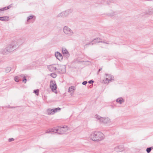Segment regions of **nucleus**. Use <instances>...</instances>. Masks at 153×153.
I'll return each mask as SVG.
<instances>
[{
    "mask_svg": "<svg viewBox=\"0 0 153 153\" xmlns=\"http://www.w3.org/2000/svg\"><path fill=\"white\" fill-rule=\"evenodd\" d=\"M24 42V40L21 39H14L4 49L3 53L4 54H7L8 53L12 52L19 47V46Z\"/></svg>",
    "mask_w": 153,
    "mask_h": 153,
    "instance_id": "1",
    "label": "nucleus"
},
{
    "mask_svg": "<svg viewBox=\"0 0 153 153\" xmlns=\"http://www.w3.org/2000/svg\"><path fill=\"white\" fill-rule=\"evenodd\" d=\"M90 137L94 141H99L104 139V135L102 133L99 131H96L92 133Z\"/></svg>",
    "mask_w": 153,
    "mask_h": 153,
    "instance_id": "2",
    "label": "nucleus"
},
{
    "mask_svg": "<svg viewBox=\"0 0 153 153\" xmlns=\"http://www.w3.org/2000/svg\"><path fill=\"white\" fill-rule=\"evenodd\" d=\"M95 117L101 123L105 124H109L111 123V120L108 117H102L98 115H96Z\"/></svg>",
    "mask_w": 153,
    "mask_h": 153,
    "instance_id": "3",
    "label": "nucleus"
},
{
    "mask_svg": "<svg viewBox=\"0 0 153 153\" xmlns=\"http://www.w3.org/2000/svg\"><path fill=\"white\" fill-rule=\"evenodd\" d=\"M63 31L65 34L68 36H71L74 34L73 31L67 26H65L63 27Z\"/></svg>",
    "mask_w": 153,
    "mask_h": 153,
    "instance_id": "4",
    "label": "nucleus"
},
{
    "mask_svg": "<svg viewBox=\"0 0 153 153\" xmlns=\"http://www.w3.org/2000/svg\"><path fill=\"white\" fill-rule=\"evenodd\" d=\"M73 10L71 9L66 10L65 11L59 13L57 16L58 17H65L68 16L70 13H72Z\"/></svg>",
    "mask_w": 153,
    "mask_h": 153,
    "instance_id": "5",
    "label": "nucleus"
},
{
    "mask_svg": "<svg viewBox=\"0 0 153 153\" xmlns=\"http://www.w3.org/2000/svg\"><path fill=\"white\" fill-rule=\"evenodd\" d=\"M56 132L59 134H63L66 133L68 130V127L64 126L62 127H59L58 128H56Z\"/></svg>",
    "mask_w": 153,
    "mask_h": 153,
    "instance_id": "6",
    "label": "nucleus"
},
{
    "mask_svg": "<svg viewBox=\"0 0 153 153\" xmlns=\"http://www.w3.org/2000/svg\"><path fill=\"white\" fill-rule=\"evenodd\" d=\"M105 79L103 80L105 83H108L112 80H114V77L110 74H105Z\"/></svg>",
    "mask_w": 153,
    "mask_h": 153,
    "instance_id": "7",
    "label": "nucleus"
},
{
    "mask_svg": "<svg viewBox=\"0 0 153 153\" xmlns=\"http://www.w3.org/2000/svg\"><path fill=\"white\" fill-rule=\"evenodd\" d=\"M59 67L57 69V72L60 73H65L66 72V67L63 65H58Z\"/></svg>",
    "mask_w": 153,
    "mask_h": 153,
    "instance_id": "8",
    "label": "nucleus"
},
{
    "mask_svg": "<svg viewBox=\"0 0 153 153\" xmlns=\"http://www.w3.org/2000/svg\"><path fill=\"white\" fill-rule=\"evenodd\" d=\"M59 67L58 64H54L48 65L47 66L48 69L51 72H54L56 71L57 72V69Z\"/></svg>",
    "mask_w": 153,
    "mask_h": 153,
    "instance_id": "9",
    "label": "nucleus"
},
{
    "mask_svg": "<svg viewBox=\"0 0 153 153\" xmlns=\"http://www.w3.org/2000/svg\"><path fill=\"white\" fill-rule=\"evenodd\" d=\"M101 40V39L100 38H97L96 39H95L93 40V41H94L95 42H101L102 43H103V45H102V48H105L106 46V45L109 44L108 42H105V41H102Z\"/></svg>",
    "mask_w": 153,
    "mask_h": 153,
    "instance_id": "10",
    "label": "nucleus"
},
{
    "mask_svg": "<svg viewBox=\"0 0 153 153\" xmlns=\"http://www.w3.org/2000/svg\"><path fill=\"white\" fill-rule=\"evenodd\" d=\"M50 86L51 89L52 91L54 92L57 88V86L56 83L54 81H51L50 82Z\"/></svg>",
    "mask_w": 153,
    "mask_h": 153,
    "instance_id": "11",
    "label": "nucleus"
},
{
    "mask_svg": "<svg viewBox=\"0 0 153 153\" xmlns=\"http://www.w3.org/2000/svg\"><path fill=\"white\" fill-rule=\"evenodd\" d=\"M62 51L64 56L66 58L69 57L70 56V54L68 50L65 48H62Z\"/></svg>",
    "mask_w": 153,
    "mask_h": 153,
    "instance_id": "12",
    "label": "nucleus"
},
{
    "mask_svg": "<svg viewBox=\"0 0 153 153\" xmlns=\"http://www.w3.org/2000/svg\"><path fill=\"white\" fill-rule=\"evenodd\" d=\"M55 55L56 58L60 61L62 60L63 59V56L59 52L55 53Z\"/></svg>",
    "mask_w": 153,
    "mask_h": 153,
    "instance_id": "13",
    "label": "nucleus"
},
{
    "mask_svg": "<svg viewBox=\"0 0 153 153\" xmlns=\"http://www.w3.org/2000/svg\"><path fill=\"white\" fill-rule=\"evenodd\" d=\"M36 19L35 16L34 15H30L27 17V24H28L30 22V21L31 20H34Z\"/></svg>",
    "mask_w": 153,
    "mask_h": 153,
    "instance_id": "14",
    "label": "nucleus"
},
{
    "mask_svg": "<svg viewBox=\"0 0 153 153\" xmlns=\"http://www.w3.org/2000/svg\"><path fill=\"white\" fill-rule=\"evenodd\" d=\"M76 89L75 87L74 86H72L69 87L68 90V92L70 93H71V92H73L72 93H71V96L73 95L74 91Z\"/></svg>",
    "mask_w": 153,
    "mask_h": 153,
    "instance_id": "15",
    "label": "nucleus"
},
{
    "mask_svg": "<svg viewBox=\"0 0 153 153\" xmlns=\"http://www.w3.org/2000/svg\"><path fill=\"white\" fill-rule=\"evenodd\" d=\"M53 132H56V128H53L51 129H49L48 130L46 131V133H51V134H52Z\"/></svg>",
    "mask_w": 153,
    "mask_h": 153,
    "instance_id": "16",
    "label": "nucleus"
},
{
    "mask_svg": "<svg viewBox=\"0 0 153 153\" xmlns=\"http://www.w3.org/2000/svg\"><path fill=\"white\" fill-rule=\"evenodd\" d=\"M124 101V100L122 97L119 98L116 100L117 102L120 104H122Z\"/></svg>",
    "mask_w": 153,
    "mask_h": 153,
    "instance_id": "17",
    "label": "nucleus"
},
{
    "mask_svg": "<svg viewBox=\"0 0 153 153\" xmlns=\"http://www.w3.org/2000/svg\"><path fill=\"white\" fill-rule=\"evenodd\" d=\"M9 20V17L8 16H2L0 17V20L6 21H8Z\"/></svg>",
    "mask_w": 153,
    "mask_h": 153,
    "instance_id": "18",
    "label": "nucleus"
},
{
    "mask_svg": "<svg viewBox=\"0 0 153 153\" xmlns=\"http://www.w3.org/2000/svg\"><path fill=\"white\" fill-rule=\"evenodd\" d=\"M47 113L48 114H53L55 113V111L53 109H49L47 111Z\"/></svg>",
    "mask_w": 153,
    "mask_h": 153,
    "instance_id": "19",
    "label": "nucleus"
},
{
    "mask_svg": "<svg viewBox=\"0 0 153 153\" xmlns=\"http://www.w3.org/2000/svg\"><path fill=\"white\" fill-rule=\"evenodd\" d=\"M146 14L149 15H152L153 14V8L148 10L146 12Z\"/></svg>",
    "mask_w": 153,
    "mask_h": 153,
    "instance_id": "20",
    "label": "nucleus"
},
{
    "mask_svg": "<svg viewBox=\"0 0 153 153\" xmlns=\"http://www.w3.org/2000/svg\"><path fill=\"white\" fill-rule=\"evenodd\" d=\"M11 7V5H9V6H7V7H4L3 8L0 9V11H4V10H7V9H9Z\"/></svg>",
    "mask_w": 153,
    "mask_h": 153,
    "instance_id": "21",
    "label": "nucleus"
},
{
    "mask_svg": "<svg viewBox=\"0 0 153 153\" xmlns=\"http://www.w3.org/2000/svg\"><path fill=\"white\" fill-rule=\"evenodd\" d=\"M21 77H23V82H24L25 83H26L27 81V79L26 78V77L25 75L23 74H22L20 76Z\"/></svg>",
    "mask_w": 153,
    "mask_h": 153,
    "instance_id": "22",
    "label": "nucleus"
},
{
    "mask_svg": "<svg viewBox=\"0 0 153 153\" xmlns=\"http://www.w3.org/2000/svg\"><path fill=\"white\" fill-rule=\"evenodd\" d=\"M11 69L10 67H7L6 68L5 71L7 73H8L10 71Z\"/></svg>",
    "mask_w": 153,
    "mask_h": 153,
    "instance_id": "23",
    "label": "nucleus"
},
{
    "mask_svg": "<svg viewBox=\"0 0 153 153\" xmlns=\"http://www.w3.org/2000/svg\"><path fill=\"white\" fill-rule=\"evenodd\" d=\"M50 76L53 78H55L56 76L57 75L55 73H51L50 74Z\"/></svg>",
    "mask_w": 153,
    "mask_h": 153,
    "instance_id": "24",
    "label": "nucleus"
},
{
    "mask_svg": "<svg viewBox=\"0 0 153 153\" xmlns=\"http://www.w3.org/2000/svg\"><path fill=\"white\" fill-rule=\"evenodd\" d=\"M152 149L153 148L152 147L147 148L146 149L147 152L148 153H150Z\"/></svg>",
    "mask_w": 153,
    "mask_h": 153,
    "instance_id": "25",
    "label": "nucleus"
},
{
    "mask_svg": "<svg viewBox=\"0 0 153 153\" xmlns=\"http://www.w3.org/2000/svg\"><path fill=\"white\" fill-rule=\"evenodd\" d=\"M15 81L17 82H18L19 81V77L18 76H16L14 78Z\"/></svg>",
    "mask_w": 153,
    "mask_h": 153,
    "instance_id": "26",
    "label": "nucleus"
},
{
    "mask_svg": "<svg viewBox=\"0 0 153 153\" xmlns=\"http://www.w3.org/2000/svg\"><path fill=\"white\" fill-rule=\"evenodd\" d=\"M61 109V108H55L53 109V110L55 111V113L57 112L58 110L60 111Z\"/></svg>",
    "mask_w": 153,
    "mask_h": 153,
    "instance_id": "27",
    "label": "nucleus"
},
{
    "mask_svg": "<svg viewBox=\"0 0 153 153\" xmlns=\"http://www.w3.org/2000/svg\"><path fill=\"white\" fill-rule=\"evenodd\" d=\"M39 90L38 89H37L34 91V93H35L37 95H38Z\"/></svg>",
    "mask_w": 153,
    "mask_h": 153,
    "instance_id": "28",
    "label": "nucleus"
},
{
    "mask_svg": "<svg viewBox=\"0 0 153 153\" xmlns=\"http://www.w3.org/2000/svg\"><path fill=\"white\" fill-rule=\"evenodd\" d=\"M115 14H116V13L113 12L112 13H109V14H108V16L111 17V16H113L115 15Z\"/></svg>",
    "mask_w": 153,
    "mask_h": 153,
    "instance_id": "29",
    "label": "nucleus"
},
{
    "mask_svg": "<svg viewBox=\"0 0 153 153\" xmlns=\"http://www.w3.org/2000/svg\"><path fill=\"white\" fill-rule=\"evenodd\" d=\"M91 45H93V43H92V42H90V43H87L85 45V47H87L88 45H91Z\"/></svg>",
    "mask_w": 153,
    "mask_h": 153,
    "instance_id": "30",
    "label": "nucleus"
},
{
    "mask_svg": "<svg viewBox=\"0 0 153 153\" xmlns=\"http://www.w3.org/2000/svg\"><path fill=\"white\" fill-rule=\"evenodd\" d=\"M14 139L13 138H9L8 140V141L9 142H11V141H14Z\"/></svg>",
    "mask_w": 153,
    "mask_h": 153,
    "instance_id": "31",
    "label": "nucleus"
},
{
    "mask_svg": "<svg viewBox=\"0 0 153 153\" xmlns=\"http://www.w3.org/2000/svg\"><path fill=\"white\" fill-rule=\"evenodd\" d=\"M87 83V82L86 81H83L82 83V84L83 85H85Z\"/></svg>",
    "mask_w": 153,
    "mask_h": 153,
    "instance_id": "32",
    "label": "nucleus"
},
{
    "mask_svg": "<svg viewBox=\"0 0 153 153\" xmlns=\"http://www.w3.org/2000/svg\"><path fill=\"white\" fill-rule=\"evenodd\" d=\"M88 82L90 84H92L94 82V81L92 80H91Z\"/></svg>",
    "mask_w": 153,
    "mask_h": 153,
    "instance_id": "33",
    "label": "nucleus"
},
{
    "mask_svg": "<svg viewBox=\"0 0 153 153\" xmlns=\"http://www.w3.org/2000/svg\"><path fill=\"white\" fill-rule=\"evenodd\" d=\"M102 70V68H100L99 70V71H101Z\"/></svg>",
    "mask_w": 153,
    "mask_h": 153,
    "instance_id": "34",
    "label": "nucleus"
},
{
    "mask_svg": "<svg viewBox=\"0 0 153 153\" xmlns=\"http://www.w3.org/2000/svg\"><path fill=\"white\" fill-rule=\"evenodd\" d=\"M99 71H98L97 72V74H99Z\"/></svg>",
    "mask_w": 153,
    "mask_h": 153,
    "instance_id": "35",
    "label": "nucleus"
},
{
    "mask_svg": "<svg viewBox=\"0 0 153 153\" xmlns=\"http://www.w3.org/2000/svg\"><path fill=\"white\" fill-rule=\"evenodd\" d=\"M93 41H94V42H95L93 40V41H92V42H93Z\"/></svg>",
    "mask_w": 153,
    "mask_h": 153,
    "instance_id": "36",
    "label": "nucleus"
}]
</instances>
